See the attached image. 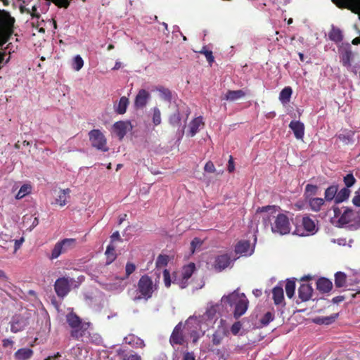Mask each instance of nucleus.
<instances>
[{
	"label": "nucleus",
	"mask_w": 360,
	"mask_h": 360,
	"mask_svg": "<svg viewBox=\"0 0 360 360\" xmlns=\"http://www.w3.org/2000/svg\"><path fill=\"white\" fill-rule=\"evenodd\" d=\"M281 207L277 205H266L259 207L257 212H268L263 217V223L265 226H270L271 231L281 236L290 233L291 224L289 217L284 213H277Z\"/></svg>",
	"instance_id": "f257e3e1"
},
{
	"label": "nucleus",
	"mask_w": 360,
	"mask_h": 360,
	"mask_svg": "<svg viewBox=\"0 0 360 360\" xmlns=\"http://www.w3.org/2000/svg\"><path fill=\"white\" fill-rule=\"evenodd\" d=\"M221 302L227 303L230 306H235L233 316L236 319H238L246 312L249 303L244 293H238L236 291L230 293L229 295L223 296Z\"/></svg>",
	"instance_id": "f03ea898"
},
{
	"label": "nucleus",
	"mask_w": 360,
	"mask_h": 360,
	"mask_svg": "<svg viewBox=\"0 0 360 360\" xmlns=\"http://www.w3.org/2000/svg\"><path fill=\"white\" fill-rule=\"evenodd\" d=\"M66 321L72 328L70 336L75 340H81L86 333L90 323L82 322V320L76 314L70 312L66 315Z\"/></svg>",
	"instance_id": "7ed1b4c3"
},
{
	"label": "nucleus",
	"mask_w": 360,
	"mask_h": 360,
	"mask_svg": "<svg viewBox=\"0 0 360 360\" xmlns=\"http://www.w3.org/2000/svg\"><path fill=\"white\" fill-rule=\"evenodd\" d=\"M158 284L154 283L152 278L148 275L142 276L137 285V292L139 295L134 298V300L144 299L148 300L151 298L153 292L158 289Z\"/></svg>",
	"instance_id": "20e7f679"
},
{
	"label": "nucleus",
	"mask_w": 360,
	"mask_h": 360,
	"mask_svg": "<svg viewBox=\"0 0 360 360\" xmlns=\"http://www.w3.org/2000/svg\"><path fill=\"white\" fill-rule=\"evenodd\" d=\"M14 22L8 13H0V41H6L12 34Z\"/></svg>",
	"instance_id": "39448f33"
},
{
	"label": "nucleus",
	"mask_w": 360,
	"mask_h": 360,
	"mask_svg": "<svg viewBox=\"0 0 360 360\" xmlns=\"http://www.w3.org/2000/svg\"><path fill=\"white\" fill-rule=\"evenodd\" d=\"M77 245L75 238H65L57 242L51 252V259L58 258L60 255L65 254L68 251L73 250Z\"/></svg>",
	"instance_id": "423d86ee"
},
{
	"label": "nucleus",
	"mask_w": 360,
	"mask_h": 360,
	"mask_svg": "<svg viewBox=\"0 0 360 360\" xmlns=\"http://www.w3.org/2000/svg\"><path fill=\"white\" fill-rule=\"evenodd\" d=\"M89 139L93 148L103 152H107L109 148L107 146V139L99 129H92L89 134Z\"/></svg>",
	"instance_id": "0eeeda50"
},
{
	"label": "nucleus",
	"mask_w": 360,
	"mask_h": 360,
	"mask_svg": "<svg viewBox=\"0 0 360 360\" xmlns=\"http://www.w3.org/2000/svg\"><path fill=\"white\" fill-rule=\"evenodd\" d=\"M302 225L303 230L299 228H296L294 233L300 236H304L309 234H314L318 231L316 224L309 216L304 215L302 219Z\"/></svg>",
	"instance_id": "6e6552de"
},
{
	"label": "nucleus",
	"mask_w": 360,
	"mask_h": 360,
	"mask_svg": "<svg viewBox=\"0 0 360 360\" xmlns=\"http://www.w3.org/2000/svg\"><path fill=\"white\" fill-rule=\"evenodd\" d=\"M72 279L69 280L68 278L61 277L58 278L54 284V290L59 297L63 298L70 291V283Z\"/></svg>",
	"instance_id": "1a4fd4ad"
},
{
	"label": "nucleus",
	"mask_w": 360,
	"mask_h": 360,
	"mask_svg": "<svg viewBox=\"0 0 360 360\" xmlns=\"http://www.w3.org/2000/svg\"><path fill=\"white\" fill-rule=\"evenodd\" d=\"M184 328V326L181 322L174 327L169 338V342L172 346L175 345H182L186 342L183 332Z\"/></svg>",
	"instance_id": "9d476101"
},
{
	"label": "nucleus",
	"mask_w": 360,
	"mask_h": 360,
	"mask_svg": "<svg viewBox=\"0 0 360 360\" xmlns=\"http://www.w3.org/2000/svg\"><path fill=\"white\" fill-rule=\"evenodd\" d=\"M28 325L27 319L21 315H15L11 322V330L16 333L25 329Z\"/></svg>",
	"instance_id": "9b49d317"
},
{
	"label": "nucleus",
	"mask_w": 360,
	"mask_h": 360,
	"mask_svg": "<svg viewBox=\"0 0 360 360\" xmlns=\"http://www.w3.org/2000/svg\"><path fill=\"white\" fill-rule=\"evenodd\" d=\"M231 262V256L228 254H223L216 257L213 266L217 271L220 272L227 268Z\"/></svg>",
	"instance_id": "f8f14e48"
},
{
	"label": "nucleus",
	"mask_w": 360,
	"mask_h": 360,
	"mask_svg": "<svg viewBox=\"0 0 360 360\" xmlns=\"http://www.w3.org/2000/svg\"><path fill=\"white\" fill-rule=\"evenodd\" d=\"M129 127L131 128L130 122L118 121L113 124L112 129L114 132L119 137V139L122 140L127 134Z\"/></svg>",
	"instance_id": "ddd939ff"
},
{
	"label": "nucleus",
	"mask_w": 360,
	"mask_h": 360,
	"mask_svg": "<svg viewBox=\"0 0 360 360\" xmlns=\"http://www.w3.org/2000/svg\"><path fill=\"white\" fill-rule=\"evenodd\" d=\"M204 127L205 122H203V117L202 116L194 118L188 124V135L191 137H193L199 130Z\"/></svg>",
	"instance_id": "4468645a"
},
{
	"label": "nucleus",
	"mask_w": 360,
	"mask_h": 360,
	"mask_svg": "<svg viewBox=\"0 0 360 360\" xmlns=\"http://www.w3.org/2000/svg\"><path fill=\"white\" fill-rule=\"evenodd\" d=\"M313 294V288L309 284H301L298 288V297L302 302L309 301Z\"/></svg>",
	"instance_id": "2eb2a0df"
},
{
	"label": "nucleus",
	"mask_w": 360,
	"mask_h": 360,
	"mask_svg": "<svg viewBox=\"0 0 360 360\" xmlns=\"http://www.w3.org/2000/svg\"><path fill=\"white\" fill-rule=\"evenodd\" d=\"M150 98V94L145 89H141L136 96L134 105L136 108H143Z\"/></svg>",
	"instance_id": "dca6fc26"
},
{
	"label": "nucleus",
	"mask_w": 360,
	"mask_h": 360,
	"mask_svg": "<svg viewBox=\"0 0 360 360\" xmlns=\"http://www.w3.org/2000/svg\"><path fill=\"white\" fill-rule=\"evenodd\" d=\"M289 127L297 139H302L304 135V125L300 121H291Z\"/></svg>",
	"instance_id": "f3484780"
},
{
	"label": "nucleus",
	"mask_w": 360,
	"mask_h": 360,
	"mask_svg": "<svg viewBox=\"0 0 360 360\" xmlns=\"http://www.w3.org/2000/svg\"><path fill=\"white\" fill-rule=\"evenodd\" d=\"M316 289L321 293L329 292L333 288V283L325 277L319 278L316 281Z\"/></svg>",
	"instance_id": "a211bd4d"
},
{
	"label": "nucleus",
	"mask_w": 360,
	"mask_h": 360,
	"mask_svg": "<svg viewBox=\"0 0 360 360\" xmlns=\"http://www.w3.org/2000/svg\"><path fill=\"white\" fill-rule=\"evenodd\" d=\"M227 330L223 326L218 327L212 336V343L218 346L221 344L223 339L227 335Z\"/></svg>",
	"instance_id": "6ab92c4d"
},
{
	"label": "nucleus",
	"mask_w": 360,
	"mask_h": 360,
	"mask_svg": "<svg viewBox=\"0 0 360 360\" xmlns=\"http://www.w3.org/2000/svg\"><path fill=\"white\" fill-rule=\"evenodd\" d=\"M34 352L30 348H21L14 354L15 360H29L33 356Z\"/></svg>",
	"instance_id": "aec40b11"
},
{
	"label": "nucleus",
	"mask_w": 360,
	"mask_h": 360,
	"mask_svg": "<svg viewBox=\"0 0 360 360\" xmlns=\"http://www.w3.org/2000/svg\"><path fill=\"white\" fill-rule=\"evenodd\" d=\"M326 200L321 198H309L305 202L309 205L310 209L314 212H319L325 204Z\"/></svg>",
	"instance_id": "412c9836"
},
{
	"label": "nucleus",
	"mask_w": 360,
	"mask_h": 360,
	"mask_svg": "<svg viewBox=\"0 0 360 360\" xmlns=\"http://www.w3.org/2000/svg\"><path fill=\"white\" fill-rule=\"evenodd\" d=\"M245 96V92L242 90H229L224 95L223 99L229 101H235Z\"/></svg>",
	"instance_id": "4be33fe9"
},
{
	"label": "nucleus",
	"mask_w": 360,
	"mask_h": 360,
	"mask_svg": "<svg viewBox=\"0 0 360 360\" xmlns=\"http://www.w3.org/2000/svg\"><path fill=\"white\" fill-rule=\"evenodd\" d=\"M273 300L276 305L281 304L284 300L283 289L281 286H276L272 290Z\"/></svg>",
	"instance_id": "5701e85b"
},
{
	"label": "nucleus",
	"mask_w": 360,
	"mask_h": 360,
	"mask_svg": "<svg viewBox=\"0 0 360 360\" xmlns=\"http://www.w3.org/2000/svg\"><path fill=\"white\" fill-rule=\"evenodd\" d=\"M71 191L70 188L61 189L59 191V195L56 198V203L59 205L60 207H63L67 203L68 198H70V193Z\"/></svg>",
	"instance_id": "b1692460"
},
{
	"label": "nucleus",
	"mask_w": 360,
	"mask_h": 360,
	"mask_svg": "<svg viewBox=\"0 0 360 360\" xmlns=\"http://www.w3.org/2000/svg\"><path fill=\"white\" fill-rule=\"evenodd\" d=\"M338 191V185H331L328 187L324 193V199L326 201H332L334 200L335 202V198L337 196V191Z\"/></svg>",
	"instance_id": "393cba45"
},
{
	"label": "nucleus",
	"mask_w": 360,
	"mask_h": 360,
	"mask_svg": "<svg viewBox=\"0 0 360 360\" xmlns=\"http://www.w3.org/2000/svg\"><path fill=\"white\" fill-rule=\"evenodd\" d=\"M250 248V243L248 240H240L235 246L236 254L247 255Z\"/></svg>",
	"instance_id": "a878e982"
},
{
	"label": "nucleus",
	"mask_w": 360,
	"mask_h": 360,
	"mask_svg": "<svg viewBox=\"0 0 360 360\" xmlns=\"http://www.w3.org/2000/svg\"><path fill=\"white\" fill-rule=\"evenodd\" d=\"M292 94V90L290 86H285L281 90L279 94V100L283 104H287L290 102Z\"/></svg>",
	"instance_id": "bb28decb"
},
{
	"label": "nucleus",
	"mask_w": 360,
	"mask_h": 360,
	"mask_svg": "<svg viewBox=\"0 0 360 360\" xmlns=\"http://www.w3.org/2000/svg\"><path fill=\"white\" fill-rule=\"evenodd\" d=\"M351 191L346 187L342 188L339 191H337V196L335 198V203H341L347 200L350 195Z\"/></svg>",
	"instance_id": "cd10ccee"
},
{
	"label": "nucleus",
	"mask_w": 360,
	"mask_h": 360,
	"mask_svg": "<svg viewBox=\"0 0 360 360\" xmlns=\"http://www.w3.org/2000/svg\"><path fill=\"white\" fill-rule=\"evenodd\" d=\"M129 103V99L126 96L121 97L117 105H115V111L120 115L125 113Z\"/></svg>",
	"instance_id": "c85d7f7f"
},
{
	"label": "nucleus",
	"mask_w": 360,
	"mask_h": 360,
	"mask_svg": "<svg viewBox=\"0 0 360 360\" xmlns=\"http://www.w3.org/2000/svg\"><path fill=\"white\" fill-rule=\"evenodd\" d=\"M318 186L313 184H307L304 189V197L305 201L309 200V198H313L314 196L317 194L318 192Z\"/></svg>",
	"instance_id": "c756f323"
},
{
	"label": "nucleus",
	"mask_w": 360,
	"mask_h": 360,
	"mask_svg": "<svg viewBox=\"0 0 360 360\" xmlns=\"http://www.w3.org/2000/svg\"><path fill=\"white\" fill-rule=\"evenodd\" d=\"M329 39L336 43L340 42L343 39L342 31L339 28L333 27L328 34Z\"/></svg>",
	"instance_id": "7c9ffc66"
},
{
	"label": "nucleus",
	"mask_w": 360,
	"mask_h": 360,
	"mask_svg": "<svg viewBox=\"0 0 360 360\" xmlns=\"http://www.w3.org/2000/svg\"><path fill=\"white\" fill-rule=\"evenodd\" d=\"M354 213L350 209H346L339 218V223L341 224H347L352 221Z\"/></svg>",
	"instance_id": "2f4dec72"
},
{
	"label": "nucleus",
	"mask_w": 360,
	"mask_h": 360,
	"mask_svg": "<svg viewBox=\"0 0 360 360\" xmlns=\"http://www.w3.org/2000/svg\"><path fill=\"white\" fill-rule=\"evenodd\" d=\"M195 270V265L194 263H190L188 265L184 266L182 270V278L183 280L187 281L190 278Z\"/></svg>",
	"instance_id": "473e14b6"
},
{
	"label": "nucleus",
	"mask_w": 360,
	"mask_h": 360,
	"mask_svg": "<svg viewBox=\"0 0 360 360\" xmlns=\"http://www.w3.org/2000/svg\"><path fill=\"white\" fill-rule=\"evenodd\" d=\"M347 276L342 271H338L335 274V285L336 288H342L345 285Z\"/></svg>",
	"instance_id": "72a5a7b5"
},
{
	"label": "nucleus",
	"mask_w": 360,
	"mask_h": 360,
	"mask_svg": "<svg viewBox=\"0 0 360 360\" xmlns=\"http://www.w3.org/2000/svg\"><path fill=\"white\" fill-rule=\"evenodd\" d=\"M353 54L351 51H345L340 55V61L344 67L349 68L351 66V60Z\"/></svg>",
	"instance_id": "f704fd0d"
},
{
	"label": "nucleus",
	"mask_w": 360,
	"mask_h": 360,
	"mask_svg": "<svg viewBox=\"0 0 360 360\" xmlns=\"http://www.w3.org/2000/svg\"><path fill=\"white\" fill-rule=\"evenodd\" d=\"M285 289L287 297L291 299L295 294V281L293 280L288 279L285 283Z\"/></svg>",
	"instance_id": "c9c22d12"
},
{
	"label": "nucleus",
	"mask_w": 360,
	"mask_h": 360,
	"mask_svg": "<svg viewBox=\"0 0 360 360\" xmlns=\"http://www.w3.org/2000/svg\"><path fill=\"white\" fill-rule=\"evenodd\" d=\"M105 254L107 257L108 263L110 264L117 257L115 247L113 245L110 244L108 245Z\"/></svg>",
	"instance_id": "e433bc0d"
},
{
	"label": "nucleus",
	"mask_w": 360,
	"mask_h": 360,
	"mask_svg": "<svg viewBox=\"0 0 360 360\" xmlns=\"http://www.w3.org/2000/svg\"><path fill=\"white\" fill-rule=\"evenodd\" d=\"M31 190H32V187L29 184H24L22 185L19 191L18 192L16 196H15V198L16 199H22V198H24L25 195H28L29 193H30L31 192Z\"/></svg>",
	"instance_id": "4c0bfd02"
},
{
	"label": "nucleus",
	"mask_w": 360,
	"mask_h": 360,
	"mask_svg": "<svg viewBox=\"0 0 360 360\" xmlns=\"http://www.w3.org/2000/svg\"><path fill=\"white\" fill-rule=\"evenodd\" d=\"M343 182L345 187L349 188L356 183V179L352 173H349L343 177Z\"/></svg>",
	"instance_id": "58836bf2"
},
{
	"label": "nucleus",
	"mask_w": 360,
	"mask_h": 360,
	"mask_svg": "<svg viewBox=\"0 0 360 360\" xmlns=\"http://www.w3.org/2000/svg\"><path fill=\"white\" fill-rule=\"evenodd\" d=\"M169 262V257L166 255H160L157 257L155 266L157 268L164 267L167 265Z\"/></svg>",
	"instance_id": "ea45409f"
},
{
	"label": "nucleus",
	"mask_w": 360,
	"mask_h": 360,
	"mask_svg": "<svg viewBox=\"0 0 360 360\" xmlns=\"http://www.w3.org/2000/svg\"><path fill=\"white\" fill-rule=\"evenodd\" d=\"M181 115L179 111H176L174 112L170 117H169V123L174 127L179 126L181 124Z\"/></svg>",
	"instance_id": "a19ab883"
},
{
	"label": "nucleus",
	"mask_w": 360,
	"mask_h": 360,
	"mask_svg": "<svg viewBox=\"0 0 360 360\" xmlns=\"http://www.w3.org/2000/svg\"><path fill=\"white\" fill-rule=\"evenodd\" d=\"M198 53H202L205 55L206 57V59L207 62L210 63V65H212L213 62L214 61V58L213 56V53L212 51L207 50V47L205 46L202 48L200 51H198Z\"/></svg>",
	"instance_id": "79ce46f5"
},
{
	"label": "nucleus",
	"mask_w": 360,
	"mask_h": 360,
	"mask_svg": "<svg viewBox=\"0 0 360 360\" xmlns=\"http://www.w3.org/2000/svg\"><path fill=\"white\" fill-rule=\"evenodd\" d=\"M274 319V314L272 311H268L260 319V323L262 326H267Z\"/></svg>",
	"instance_id": "37998d69"
},
{
	"label": "nucleus",
	"mask_w": 360,
	"mask_h": 360,
	"mask_svg": "<svg viewBox=\"0 0 360 360\" xmlns=\"http://www.w3.org/2000/svg\"><path fill=\"white\" fill-rule=\"evenodd\" d=\"M158 90L164 100L169 101L172 99V93L168 89L160 86Z\"/></svg>",
	"instance_id": "c03bdc74"
},
{
	"label": "nucleus",
	"mask_w": 360,
	"mask_h": 360,
	"mask_svg": "<svg viewBox=\"0 0 360 360\" xmlns=\"http://www.w3.org/2000/svg\"><path fill=\"white\" fill-rule=\"evenodd\" d=\"M153 122L155 126L159 125L161 123L160 111L157 107H155L153 108Z\"/></svg>",
	"instance_id": "a18cd8bd"
},
{
	"label": "nucleus",
	"mask_w": 360,
	"mask_h": 360,
	"mask_svg": "<svg viewBox=\"0 0 360 360\" xmlns=\"http://www.w3.org/2000/svg\"><path fill=\"white\" fill-rule=\"evenodd\" d=\"M202 240L199 238H194L191 243V252L192 254L202 245Z\"/></svg>",
	"instance_id": "49530a36"
},
{
	"label": "nucleus",
	"mask_w": 360,
	"mask_h": 360,
	"mask_svg": "<svg viewBox=\"0 0 360 360\" xmlns=\"http://www.w3.org/2000/svg\"><path fill=\"white\" fill-rule=\"evenodd\" d=\"M84 65V60L79 55L76 56L73 60V68L79 71Z\"/></svg>",
	"instance_id": "de8ad7c7"
},
{
	"label": "nucleus",
	"mask_w": 360,
	"mask_h": 360,
	"mask_svg": "<svg viewBox=\"0 0 360 360\" xmlns=\"http://www.w3.org/2000/svg\"><path fill=\"white\" fill-rule=\"evenodd\" d=\"M242 328V324L240 321L235 322L231 327V332L233 335H236Z\"/></svg>",
	"instance_id": "09e8293b"
},
{
	"label": "nucleus",
	"mask_w": 360,
	"mask_h": 360,
	"mask_svg": "<svg viewBox=\"0 0 360 360\" xmlns=\"http://www.w3.org/2000/svg\"><path fill=\"white\" fill-rule=\"evenodd\" d=\"M136 270V266L134 264L127 262L125 266L126 278H128L134 271Z\"/></svg>",
	"instance_id": "8fccbe9b"
},
{
	"label": "nucleus",
	"mask_w": 360,
	"mask_h": 360,
	"mask_svg": "<svg viewBox=\"0 0 360 360\" xmlns=\"http://www.w3.org/2000/svg\"><path fill=\"white\" fill-rule=\"evenodd\" d=\"M163 278H164L165 285L167 288L170 287V285H171L170 273L167 269H165L163 271Z\"/></svg>",
	"instance_id": "3c124183"
},
{
	"label": "nucleus",
	"mask_w": 360,
	"mask_h": 360,
	"mask_svg": "<svg viewBox=\"0 0 360 360\" xmlns=\"http://www.w3.org/2000/svg\"><path fill=\"white\" fill-rule=\"evenodd\" d=\"M352 203L356 207H360V187L354 193V196L352 198Z\"/></svg>",
	"instance_id": "603ef678"
},
{
	"label": "nucleus",
	"mask_w": 360,
	"mask_h": 360,
	"mask_svg": "<svg viewBox=\"0 0 360 360\" xmlns=\"http://www.w3.org/2000/svg\"><path fill=\"white\" fill-rule=\"evenodd\" d=\"M338 314H333L329 316H323V321H324L323 324L324 325L331 324L332 323H333L335 321V319L338 318Z\"/></svg>",
	"instance_id": "864d4df0"
},
{
	"label": "nucleus",
	"mask_w": 360,
	"mask_h": 360,
	"mask_svg": "<svg viewBox=\"0 0 360 360\" xmlns=\"http://www.w3.org/2000/svg\"><path fill=\"white\" fill-rule=\"evenodd\" d=\"M123 360H141V356L137 354H126L123 356Z\"/></svg>",
	"instance_id": "5fc2aeb1"
},
{
	"label": "nucleus",
	"mask_w": 360,
	"mask_h": 360,
	"mask_svg": "<svg viewBox=\"0 0 360 360\" xmlns=\"http://www.w3.org/2000/svg\"><path fill=\"white\" fill-rule=\"evenodd\" d=\"M205 171L210 173H213L215 171V167L212 162L209 161L205 165Z\"/></svg>",
	"instance_id": "6e6d98bb"
},
{
	"label": "nucleus",
	"mask_w": 360,
	"mask_h": 360,
	"mask_svg": "<svg viewBox=\"0 0 360 360\" xmlns=\"http://www.w3.org/2000/svg\"><path fill=\"white\" fill-rule=\"evenodd\" d=\"M227 169L229 173L233 172L235 169L233 158L231 155H230V157H229Z\"/></svg>",
	"instance_id": "4d7b16f0"
},
{
	"label": "nucleus",
	"mask_w": 360,
	"mask_h": 360,
	"mask_svg": "<svg viewBox=\"0 0 360 360\" xmlns=\"http://www.w3.org/2000/svg\"><path fill=\"white\" fill-rule=\"evenodd\" d=\"M110 240L111 243H114L115 241H122V238L120 237L119 231H115L111 236H110Z\"/></svg>",
	"instance_id": "13d9d810"
},
{
	"label": "nucleus",
	"mask_w": 360,
	"mask_h": 360,
	"mask_svg": "<svg viewBox=\"0 0 360 360\" xmlns=\"http://www.w3.org/2000/svg\"><path fill=\"white\" fill-rule=\"evenodd\" d=\"M90 338L91 341L96 345H99L102 341L101 337L98 334H94L92 336L90 335Z\"/></svg>",
	"instance_id": "bf43d9fd"
},
{
	"label": "nucleus",
	"mask_w": 360,
	"mask_h": 360,
	"mask_svg": "<svg viewBox=\"0 0 360 360\" xmlns=\"http://www.w3.org/2000/svg\"><path fill=\"white\" fill-rule=\"evenodd\" d=\"M13 344L14 342L11 339L6 338L2 340V346L5 348L8 347H13Z\"/></svg>",
	"instance_id": "052dcab7"
},
{
	"label": "nucleus",
	"mask_w": 360,
	"mask_h": 360,
	"mask_svg": "<svg viewBox=\"0 0 360 360\" xmlns=\"http://www.w3.org/2000/svg\"><path fill=\"white\" fill-rule=\"evenodd\" d=\"M183 360H195L194 354L193 352H185L184 354Z\"/></svg>",
	"instance_id": "680f3d73"
},
{
	"label": "nucleus",
	"mask_w": 360,
	"mask_h": 360,
	"mask_svg": "<svg viewBox=\"0 0 360 360\" xmlns=\"http://www.w3.org/2000/svg\"><path fill=\"white\" fill-rule=\"evenodd\" d=\"M23 242H24V238H22V237L18 240H15V246H14L15 251H17L18 249H20V248L22 245Z\"/></svg>",
	"instance_id": "e2e57ef3"
},
{
	"label": "nucleus",
	"mask_w": 360,
	"mask_h": 360,
	"mask_svg": "<svg viewBox=\"0 0 360 360\" xmlns=\"http://www.w3.org/2000/svg\"><path fill=\"white\" fill-rule=\"evenodd\" d=\"M345 299V297L343 295L336 296L332 299V302L334 304H338V303L344 301Z\"/></svg>",
	"instance_id": "0e129e2a"
},
{
	"label": "nucleus",
	"mask_w": 360,
	"mask_h": 360,
	"mask_svg": "<svg viewBox=\"0 0 360 360\" xmlns=\"http://www.w3.org/2000/svg\"><path fill=\"white\" fill-rule=\"evenodd\" d=\"M191 337L192 338L193 343L195 344L199 340V334L197 331H192L191 333Z\"/></svg>",
	"instance_id": "69168bd1"
},
{
	"label": "nucleus",
	"mask_w": 360,
	"mask_h": 360,
	"mask_svg": "<svg viewBox=\"0 0 360 360\" xmlns=\"http://www.w3.org/2000/svg\"><path fill=\"white\" fill-rule=\"evenodd\" d=\"M216 313V309L214 307H210L206 311V314L209 318H212Z\"/></svg>",
	"instance_id": "338daca9"
},
{
	"label": "nucleus",
	"mask_w": 360,
	"mask_h": 360,
	"mask_svg": "<svg viewBox=\"0 0 360 360\" xmlns=\"http://www.w3.org/2000/svg\"><path fill=\"white\" fill-rule=\"evenodd\" d=\"M354 4L355 6V9H353L352 11L355 13H358L360 11V1H355Z\"/></svg>",
	"instance_id": "774afa93"
}]
</instances>
